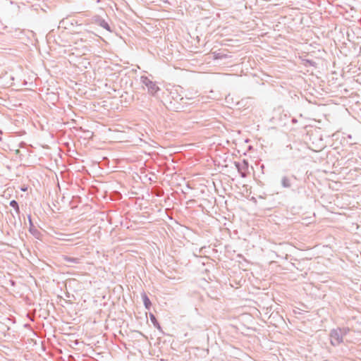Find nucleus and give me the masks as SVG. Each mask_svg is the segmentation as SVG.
I'll return each instance as SVG.
<instances>
[{
  "mask_svg": "<svg viewBox=\"0 0 361 361\" xmlns=\"http://www.w3.org/2000/svg\"><path fill=\"white\" fill-rule=\"evenodd\" d=\"M140 81L143 85L147 88V92L154 96L156 93L160 90L156 82L152 81L147 76L142 75L140 77Z\"/></svg>",
  "mask_w": 361,
  "mask_h": 361,
  "instance_id": "nucleus-1",
  "label": "nucleus"
},
{
  "mask_svg": "<svg viewBox=\"0 0 361 361\" xmlns=\"http://www.w3.org/2000/svg\"><path fill=\"white\" fill-rule=\"evenodd\" d=\"M330 343L333 346H338L343 341V336L341 335V331L337 329H334L329 334Z\"/></svg>",
  "mask_w": 361,
  "mask_h": 361,
  "instance_id": "nucleus-2",
  "label": "nucleus"
},
{
  "mask_svg": "<svg viewBox=\"0 0 361 361\" xmlns=\"http://www.w3.org/2000/svg\"><path fill=\"white\" fill-rule=\"evenodd\" d=\"M235 166L238 172L241 174L242 177H246L248 171V163L247 161L243 160L242 163L236 162Z\"/></svg>",
  "mask_w": 361,
  "mask_h": 361,
  "instance_id": "nucleus-3",
  "label": "nucleus"
},
{
  "mask_svg": "<svg viewBox=\"0 0 361 361\" xmlns=\"http://www.w3.org/2000/svg\"><path fill=\"white\" fill-rule=\"evenodd\" d=\"M93 22L95 24L99 25L100 27L104 28L107 31L112 32L108 23L104 19L102 18L100 16H94Z\"/></svg>",
  "mask_w": 361,
  "mask_h": 361,
  "instance_id": "nucleus-4",
  "label": "nucleus"
},
{
  "mask_svg": "<svg viewBox=\"0 0 361 361\" xmlns=\"http://www.w3.org/2000/svg\"><path fill=\"white\" fill-rule=\"evenodd\" d=\"M62 259L64 262L67 263L68 267H74V264H78L81 262V258L69 257L68 255H63Z\"/></svg>",
  "mask_w": 361,
  "mask_h": 361,
  "instance_id": "nucleus-5",
  "label": "nucleus"
},
{
  "mask_svg": "<svg viewBox=\"0 0 361 361\" xmlns=\"http://www.w3.org/2000/svg\"><path fill=\"white\" fill-rule=\"evenodd\" d=\"M28 218V221H29V225H30V227H29V231L37 238H39L40 235H41V233L35 227L33 223H32V218H31V216L30 215H28L27 216Z\"/></svg>",
  "mask_w": 361,
  "mask_h": 361,
  "instance_id": "nucleus-6",
  "label": "nucleus"
},
{
  "mask_svg": "<svg viewBox=\"0 0 361 361\" xmlns=\"http://www.w3.org/2000/svg\"><path fill=\"white\" fill-rule=\"evenodd\" d=\"M141 295L145 308L149 310L152 306V302L149 298L145 292H143Z\"/></svg>",
  "mask_w": 361,
  "mask_h": 361,
  "instance_id": "nucleus-7",
  "label": "nucleus"
},
{
  "mask_svg": "<svg viewBox=\"0 0 361 361\" xmlns=\"http://www.w3.org/2000/svg\"><path fill=\"white\" fill-rule=\"evenodd\" d=\"M149 318H150V321L152 322V323L153 324L154 327H156L159 330H161V326H160L159 323L158 322V321H157L156 317L154 316V314H153L152 313H150L149 314Z\"/></svg>",
  "mask_w": 361,
  "mask_h": 361,
  "instance_id": "nucleus-8",
  "label": "nucleus"
},
{
  "mask_svg": "<svg viewBox=\"0 0 361 361\" xmlns=\"http://www.w3.org/2000/svg\"><path fill=\"white\" fill-rule=\"evenodd\" d=\"M281 185L283 188H290L291 186L290 178L287 176H283L281 179Z\"/></svg>",
  "mask_w": 361,
  "mask_h": 361,
  "instance_id": "nucleus-9",
  "label": "nucleus"
},
{
  "mask_svg": "<svg viewBox=\"0 0 361 361\" xmlns=\"http://www.w3.org/2000/svg\"><path fill=\"white\" fill-rule=\"evenodd\" d=\"M336 329H339L341 331V335L343 336H346L350 331V329L348 327L336 328Z\"/></svg>",
  "mask_w": 361,
  "mask_h": 361,
  "instance_id": "nucleus-10",
  "label": "nucleus"
},
{
  "mask_svg": "<svg viewBox=\"0 0 361 361\" xmlns=\"http://www.w3.org/2000/svg\"><path fill=\"white\" fill-rule=\"evenodd\" d=\"M10 204V206H11V207H12L14 209H17V208H18V207L19 206V205H18V202H17L16 200H11V201L10 202V204Z\"/></svg>",
  "mask_w": 361,
  "mask_h": 361,
  "instance_id": "nucleus-11",
  "label": "nucleus"
},
{
  "mask_svg": "<svg viewBox=\"0 0 361 361\" xmlns=\"http://www.w3.org/2000/svg\"><path fill=\"white\" fill-rule=\"evenodd\" d=\"M15 211H16V212L18 214H20V208H19V206L18 207V208H17V209H15Z\"/></svg>",
  "mask_w": 361,
  "mask_h": 361,
  "instance_id": "nucleus-12",
  "label": "nucleus"
}]
</instances>
